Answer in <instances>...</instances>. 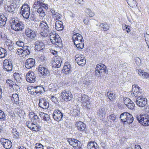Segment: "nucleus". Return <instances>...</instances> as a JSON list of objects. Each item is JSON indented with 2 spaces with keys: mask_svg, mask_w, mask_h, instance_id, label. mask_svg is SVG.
Returning a JSON list of instances; mask_svg holds the SVG:
<instances>
[{
  "mask_svg": "<svg viewBox=\"0 0 149 149\" xmlns=\"http://www.w3.org/2000/svg\"><path fill=\"white\" fill-rule=\"evenodd\" d=\"M108 70L106 65L100 63L96 65L95 74L97 76H102L105 74L108 73Z\"/></svg>",
  "mask_w": 149,
  "mask_h": 149,
  "instance_id": "nucleus-1",
  "label": "nucleus"
},
{
  "mask_svg": "<svg viewBox=\"0 0 149 149\" xmlns=\"http://www.w3.org/2000/svg\"><path fill=\"white\" fill-rule=\"evenodd\" d=\"M11 24V28L15 31H22L24 28V25L22 22L17 19H12Z\"/></svg>",
  "mask_w": 149,
  "mask_h": 149,
  "instance_id": "nucleus-2",
  "label": "nucleus"
},
{
  "mask_svg": "<svg viewBox=\"0 0 149 149\" xmlns=\"http://www.w3.org/2000/svg\"><path fill=\"white\" fill-rule=\"evenodd\" d=\"M136 118L138 122L143 125H149V116L146 115H136Z\"/></svg>",
  "mask_w": 149,
  "mask_h": 149,
  "instance_id": "nucleus-3",
  "label": "nucleus"
},
{
  "mask_svg": "<svg viewBox=\"0 0 149 149\" xmlns=\"http://www.w3.org/2000/svg\"><path fill=\"white\" fill-rule=\"evenodd\" d=\"M21 14L24 18L28 19L30 15L29 6L26 3H24L22 6L21 9Z\"/></svg>",
  "mask_w": 149,
  "mask_h": 149,
  "instance_id": "nucleus-4",
  "label": "nucleus"
},
{
  "mask_svg": "<svg viewBox=\"0 0 149 149\" xmlns=\"http://www.w3.org/2000/svg\"><path fill=\"white\" fill-rule=\"evenodd\" d=\"M60 97L65 101H68L71 100L72 96L70 91L64 90L61 93Z\"/></svg>",
  "mask_w": 149,
  "mask_h": 149,
  "instance_id": "nucleus-5",
  "label": "nucleus"
},
{
  "mask_svg": "<svg viewBox=\"0 0 149 149\" xmlns=\"http://www.w3.org/2000/svg\"><path fill=\"white\" fill-rule=\"evenodd\" d=\"M147 100L146 98L138 97L136 100V103L139 107H144L147 104Z\"/></svg>",
  "mask_w": 149,
  "mask_h": 149,
  "instance_id": "nucleus-6",
  "label": "nucleus"
},
{
  "mask_svg": "<svg viewBox=\"0 0 149 149\" xmlns=\"http://www.w3.org/2000/svg\"><path fill=\"white\" fill-rule=\"evenodd\" d=\"M13 65L11 61H9L8 59L5 60L3 62V68L5 71L9 72L12 70Z\"/></svg>",
  "mask_w": 149,
  "mask_h": 149,
  "instance_id": "nucleus-7",
  "label": "nucleus"
},
{
  "mask_svg": "<svg viewBox=\"0 0 149 149\" xmlns=\"http://www.w3.org/2000/svg\"><path fill=\"white\" fill-rule=\"evenodd\" d=\"M26 78V81L29 82L34 83L36 81V75L33 71L29 72L27 73Z\"/></svg>",
  "mask_w": 149,
  "mask_h": 149,
  "instance_id": "nucleus-8",
  "label": "nucleus"
},
{
  "mask_svg": "<svg viewBox=\"0 0 149 149\" xmlns=\"http://www.w3.org/2000/svg\"><path fill=\"white\" fill-rule=\"evenodd\" d=\"M63 116V113L59 110H55L53 114V118L56 121L61 120Z\"/></svg>",
  "mask_w": 149,
  "mask_h": 149,
  "instance_id": "nucleus-9",
  "label": "nucleus"
},
{
  "mask_svg": "<svg viewBox=\"0 0 149 149\" xmlns=\"http://www.w3.org/2000/svg\"><path fill=\"white\" fill-rule=\"evenodd\" d=\"M10 97L12 102H14L17 106H20L23 103L19 100L18 95L17 94H13L11 95H10Z\"/></svg>",
  "mask_w": 149,
  "mask_h": 149,
  "instance_id": "nucleus-10",
  "label": "nucleus"
},
{
  "mask_svg": "<svg viewBox=\"0 0 149 149\" xmlns=\"http://www.w3.org/2000/svg\"><path fill=\"white\" fill-rule=\"evenodd\" d=\"M1 142L4 147L6 149H10L12 147V142L10 140L4 138L1 139Z\"/></svg>",
  "mask_w": 149,
  "mask_h": 149,
  "instance_id": "nucleus-11",
  "label": "nucleus"
},
{
  "mask_svg": "<svg viewBox=\"0 0 149 149\" xmlns=\"http://www.w3.org/2000/svg\"><path fill=\"white\" fill-rule=\"evenodd\" d=\"M38 71L40 74L44 76H49L50 73L47 68L45 66L40 65L38 67Z\"/></svg>",
  "mask_w": 149,
  "mask_h": 149,
  "instance_id": "nucleus-12",
  "label": "nucleus"
},
{
  "mask_svg": "<svg viewBox=\"0 0 149 149\" xmlns=\"http://www.w3.org/2000/svg\"><path fill=\"white\" fill-rule=\"evenodd\" d=\"M35 49L37 51L43 50L45 48V45L43 41L37 40L35 42Z\"/></svg>",
  "mask_w": 149,
  "mask_h": 149,
  "instance_id": "nucleus-13",
  "label": "nucleus"
},
{
  "mask_svg": "<svg viewBox=\"0 0 149 149\" xmlns=\"http://www.w3.org/2000/svg\"><path fill=\"white\" fill-rule=\"evenodd\" d=\"M38 105L43 109H46L49 107V104L45 99L42 98L40 99Z\"/></svg>",
  "mask_w": 149,
  "mask_h": 149,
  "instance_id": "nucleus-14",
  "label": "nucleus"
},
{
  "mask_svg": "<svg viewBox=\"0 0 149 149\" xmlns=\"http://www.w3.org/2000/svg\"><path fill=\"white\" fill-rule=\"evenodd\" d=\"M35 63V60L33 58H30L26 60L25 63V65L26 68L30 69L34 66Z\"/></svg>",
  "mask_w": 149,
  "mask_h": 149,
  "instance_id": "nucleus-15",
  "label": "nucleus"
},
{
  "mask_svg": "<svg viewBox=\"0 0 149 149\" xmlns=\"http://www.w3.org/2000/svg\"><path fill=\"white\" fill-rule=\"evenodd\" d=\"M61 57L55 56L54 60V65L52 67L59 68L61 66Z\"/></svg>",
  "mask_w": 149,
  "mask_h": 149,
  "instance_id": "nucleus-16",
  "label": "nucleus"
},
{
  "mask_svg": "<svg viewBox=\"0 0 149 149\" xmlns=\"http://www.w3.org/2000/svg\"><path fill=\"white\" fill-rule=\"evenodd\" d=\"M52 41V42L53 44H54L58 47L62 46V42L61 38L57 34V36Z\"/></svg>",
  "mask_w": 149,
  "mask_h": 149,
  "instance_id": "nucleus-17",
  "label": "nucleus"
},
{
  "mask_svg": "<svg viewBox=\"0 0 149 149\" xmlns=\"http://www.w3.org/2000/svg\"><path fill=\"white\" fill-rule=\"evenodd\" d=\"M73 42L75 41H79L80 42H84L82 36L79 33H74L72 37Z\"/></svg>",
  "mask_w": 149,
  "mask_h": 149,
  "instance_id": "nucleus-18",
  "label": "nucleus"
},
{
  "mask_svg": "<svg viewBox=\"0 0 149 149\" xmlns=\"http://www.w3.org/2000/svg\"><path fill=\"white\" fill-rule=\"evenodd\" d=\"M75 125L77 127L78 130L81 131H86V125L82 122L79 121L76 123Z\"/></svg>",
  "mask_w": 149,
  "mask_h": 149,
  "instance_id": "nucleus-19",
  "label": "nucleus"
},
{
  "mask_svg": "<svg viewBox=\"0 0 149 149\" xmlns=\"http://www.w3.org/2000/svg\"><path fill=\"white\" fill-rule=\"evenodd\" d=\"M55 29L58 31L62 30L63 29L62 22L60 21H57L55 23Z\"/></svg>",
  "mask_w": 149,
  "mask_h": 149,
  "instance_id": "nucleus-20",
  "label": "nucleus"
},
{
  "mask_svg": "<svg viewBox=\"0 0 149 149\" xmlns=\"http://www.w3.org/2000/svg\"><path fill=\"white\" fill-rule=\"evenodd\" d=\"M7 21V18L6 16L3 14H0V26H4Z\"/></svg>",
  "mask_w": 149,
  "mask_h": 149,
  "instance_id": "nucleus-21",
  "label": "nucleus"
},
{
  "mask_svg": "<svg viewBox=\"0 0 149 149\" xmlns=\"http://www.w3.org/2000/svg\"><path fill=\"white\" fill-rule=\"evenodd\" d=\"M126 120H125V124H130L132 123L134 121V118L133 116L130 113H128Z\"/></svg>",
  "mask_w": 149,
  "mask_h": 149,
  "instance_id": "nucleus-22",
  "label": "nucleus"
},
{
  "mask_svg": "<svg viewBox=\"0 0 149 149\" xmlns=\"http://www.w3.org/2000/svg\"><path fill=\"white\" fill-rule=\"evenodd\" d=\"M105 114V109L104 108L101 107L99 109L97 114L100 118L102 119Z\"/></svg>",
  "mask_w": 149,
  "mask_h": 149,
  "instance_id": "nucleus-23",
  "label": "nucleus"
},
{
  "mask_svg": "<svg viewBox=\"0 0 149 149\" xmlns=\"http://www.w3.org/2000/svg\"><path fill=\"white\" fill-rule=\"evenodd\" d=\"M134 88H135L136 89V91L137 95V97H141L142 94V91L141 90L140 88L138 86H137L136 85H132V89H133Z\"/></svg>",
  "mask_w": 149,
  "mask_h": 149,
  "instance_id": "nucleus-24",
  "label": "nucleus"
},
{
  "mask_svg": "<svg viewBox=\"0 0 149 149\" xmlns=\"http://www.w3.org/2000/svg\"><path fill=\"white\" fill-rule=\"evenodd\" d=\"M39 26L42 29L44 30H47V31H50L48 24L45 21H41L40 23Z\"/></svg>",
  "mask_w": 149,
  "mask_h": 149,
  "instance_id": "nucleus-25",
  "label": "nucleus"
},
{
  "mask_svg": "<svg viewBox=\"0 0 149 149\" xmlns=\"http://www.w3.org/2000/svg\"><path fill=\"white\" fill-rule=\"evenodd\" d=\"M107 95L109 99L111 101L116 99V94L114 92L109 91L107 93Z\"/></svg>",
  "mask_w": 149,
  "mask_h": 149,
  "instance_id": "nucleus-26",
  "label": "nucleus"
},
{
  "mask_svg": "<svg viewBox=\"0 0 149 149\" xmlns=\"http://www.w3.org/2000/svg\"><path fill=\"white\" fill-rule=\"evenodd\" d=\"M31 48L28 46H24L22 47L23 53L25 55H28L30 53Z\"/></svg>",
  "mask_w": 149,
  "mask_h": 149,
  "instance_id": "nucleus-27",
  "label": "nucleus"
},
{
  "mask_svg": "<svg viewBox=\"0 0 149 149\" xmlns=\"http://www.w3.org/2000/svg\"><path fill=\"white\" fill-rule=\"evenodd\" d=\"M21 75L18 73L15 72L13 74V77L17 83H20L22 81Z\"/></svg>",
  "mask_w": 149,
  "mask_h": 149,
  "instance_id": "nucleus-28",
  "label": "nucleus"
},
{
  "mask_svg": "<svg viewBox=\"0 0 149 149\" xmlns=\"http://www.w3.org/2000/svg\"><path fill=\"white\" fill-rule=\"evenodd\" d=\"M7 55L6 50L0 47V58H4Z\"/></svg>",
  "mask_w": 149,
  "mask_h": 149,
  "instance_id": "nucleus-29",
  "label": "nucleus"
},
{
  "mask_svg": "<svg viewBox=\"0 0 149 149\" xmlns=\"http://www.w3.org/2000/svg\"><path fill=\"white\" fill-rule=\"evenodd\" d=\"M39 115L41 117H42L44 120L45 121L47 122L49 121V116L48 114L42 112H41Z\"/></svg>",
  "mask_w": 149,
  "mask_h": 149,
  "instance_id": "nucleus-30",
  "label": "nucleus"
},
{
  "mask_svg": "<svg viewBox=\"0 0 149 149\" xmlns=\"http://www.w3.org/2000/svg\"><path fill=\"white\" fill-rule=\"evenodd\" d=\"M38 123H34V126H32L30 130H31L37 132L41 130V127L38 125Z\"/></svg>",
  "mask_w": 149,
  "mask_h": 149,
  "instance_id": "nucleus-31",
  "label": "nucleus"
},
{
  "mask_svg": "<svg viewBox=\"0 0 149 149\" xmlns=\"http://www.w3.org/2000/svg\"><path fill=\"white\" fill-rule=\"evenodd\" d=\"M128 112H124L121 114L120 116V118L121 120L124 124H125V120H126L127 115Z\"/></svg>",
  "mask_w": 149,
  "mask_h": 149,
  "instance_id": "nucleus-32",
  "label": "nucleus"
},
{
  "mask_svg": "<svg viewBox=\"0 0 149 149\" xmlns=\"http://www.w3.org/2000/svg\"><path fill=\"white\" fill-rule=\"evenodd\" d=\"M90 101L91 100H90L86 102H84L82 103L84 107L86 108L88 110H90L91 107V104Z\"/></svg>",
  "mask_w": 149,
  "mask_h": 149,
  "instance_id": "nucleus-33",
  "label": "nucleus"
},
{
  "mask_svg": "<svg viewBox=\"0 0 149 149\" xmlns=\"http://www.w3.org/2000/svg\"><path fill=\"white\" fill-rule=\"evenodd\" d=\"M85 13L87 17H92L94 15V13L92 12L91 9L89 8H86L85 9Z\"/></svg>",
  "mask_w": 149,
  "mask_h": 149,
  "instance_id": "nucleus-34",
  "label": "nucleus"
},
{
  "mask_svg": "<svg viewBox=\"0 0 149 149\" xmlns=\"http://www.w3.org/2000/svg\"><path fill=\"white\" fill-rule=\"evenodd\" d=\"M46 10H44L43 8H39L37 10V12L39 13V15L41 17H44L46 15V13H45Z\"/></svg>",
  "mask_w": 149,
  "mask_h": 149,
  "instance_id": "nucleus-35",
  "label": "nucleus"
},
{
  "mask_svg": "<svg viewBox=\"0 0 149 149\" xmlns=\"http://www.w3.org/2000/svg\"><path fill=\"white\" fill-rule=\"evenodd\" d=\"M70 65H65L63 67V70H64L63 72L66 74H69L70 73L71 70H70Z\"/></svg>",
  "mask_w": 149,
  "mask_h": 149,
  "instance_id": "nucleus-36",
  "label": "nucleus"
},
{
  "mask_svg": "<svg viewBox=\"0 0 149 149\" xmlns=\"http://www.w3.org/2000/svg\"><path fill=\"white\" fill-rule=\"evenodd\" d=\"M7 10L8 12L13 14L14 13V11L15 10V8H16L15 6H14L13 5L11 4L10 6H8L7 7Z\"/></svg>",
  "mask_w": 149,
  "mask_h": 149,
  "instance_id": "nucleus-37",
  "label": "nucleus"
},
{
  "mask_svg": "<svg viewBox=\"0 0 149 149\" xmlns=\"http://www.w3.org/2000/svg\"><path fill=\"white\" fill-rule=\"evenodd\" d=\"M138 74L140 75H141L144 78H147L149 77V74L148 73L146 72H143V71L141 70L139 71Z\"/></svg>",
  "mask_w": 149,
  "mask_h": 149,
  "instance_id": "nucleus-38",
  "label": "nucleus"
},
{
  "mask_svg": "<svg viewBox=\"0 0 149 149\" xmlns=\"http://www.w3.org/2000/svg\"><path fill=\"white\" fill-rule=\"evenodd\" d=\"M100 27L101 28H102L103 29V30L104 31H107L109 29V26L106 23L101 24L100 25Z\"/></svg>",
  "mask_w": 149,
  "mask_h": 149,
  "instance_id": "nucleus-39",
  "label": "nucleus"
},
{
  "mask_svg": "<svg viewBox=\"0 0 149 149\" xmlns=\"http://www.w3.org/2000/svg\"><path fill=\"white\" fill-rule=\"evenodd\" d=\"M31 119L34 123H38L40 122V119L36 114L32 116Z\"/></svg>",
  "mask_w": 149,
  "mask_h": 149,
  "instance_id": "nucleus-40",
  "label": "nucleus"
},
{
  "mask_svg": "<svg viewBox=\"0 0 149 149\" xmlns=\"http://www.w3.org/2000/svg\"><path fill=\"white\" fill-rule=\"evenodd\" d=\"M35 92L36 93V94L39 93L41 94L42 93V90L43 89H44V88L40 86H36L35 88Z\"/></svg>",
  "mask_w": 149,
  "mask_h": 149,
  "instance_id": "nucleus-41",
  "label": "nucleus"
},
{
  "mask_svg": "<svg viewBox=\"0 0 149 149\" xmlns=\"http://www.w3.org/2000/svg\"><path fill=\"white\" fill-rule=\"evenodd\" d=\"M50 33V31H47V30H44L40 32V35L42 36L46 37L47 36L49 33Z\"/></svg>",
  "mask_w": 149,
  "mask_h": 149,
  "instance_id": "nucleus-42",
  "label": "nucleus"
},
{
  "mask_svg": "<svg viewBox=\"0 0 149 149\" xmlns=\"http://www.w3.org/2000/svg\"><path fill=\"white\" fill-rule=\"evenodd\" d=\"M6 119V116L4 112L0 109V120L4 121Z\"/></svg>",
  "mask_w": 149,
  "mask_h": 149,
  "instance_id": "nucleus-43",
  "label": "nucleus"
},
{
  "mask_svg": "<svg viewBox=\"0 0 149 149\" xmlns=\"http://www.w3.org/2000/svg\"><path fill=\"white\" fill-rule=\"evenodd\" d=\"M28 35L26 36L29 38L31 39L34 38L36 36V34L34 31L31 30L29 34H27Z\"/></svg>",
  "mask_w": 149,
  "mask_h": 149,
  "instance_id": "nucleus-44",
  "label": "nucleus"
},
{
  "mask_svg": "<svg viewBox=\"0 0 149 149\" xmlns=\"http://www.w3.org/2000/svg\"><path fill=\"white\" fill-rule=\"evenodd\" d=\"M72 113L73 116L77 117L79 116L80 114V111L78 109H74Z\"/></svg>",
  "mask_w": 149,
  "mask_h": 149,
  "instance_id": "nucleus-45",
  "label": "nucleus"
},
{
  "mask_svg": "<svg viewBox=\"0 0 149 149\" xmlns=\"http://www.w3.org/2000/svg\"><path fill=\"white\" fill-rule=\"evenodd\" d=\"M74 45L79 49H82L84 47V43L82 42L78 43L76 44V42H74Z\"/></svg>",
  "mask_w": 149,
  "mask_h": 149,
  "instance_id": "nucleus-46",
  "label": "nucleus"
},
{
  "mask_svg": "<svg viewBox=\"0 0 149 149\" xmlns=\"http://www.w3.org/2000/svg\"><path fill=\"white\" fill-rule=\"evenodd\" d=\"M41 3V2L40 1V0L35 2L33 5V8L38 9L40 6Z\"/></svg>",
  "mask_w": 149,
  "mask_h": 149,
  "instance_id": "nucleus-47",
  "label": "nucleus"
},
{
  "mask_svg": "<svg viewBox=\"0 0 149 149\" xmlns=\"http://www.w3.org/2000/svg\"><path fill=\"white\" fill-rule=\"evenodd\" d=\"M90 100V99H89V97L86 95H83L81 96V101L82 103L84 102H86L88 100Z\"/></svg>",
  "mask_w": 149,
  "mask_h": 149,
  "instance_id": "nucleus-48",
  "label": "nucleus"
},
{
  "mask_svg": "<svg viewBox=\"0 0 149 149\" xmlns=\"http://www.w3.org/2000/svg\"><path fill=\"white\" fill-rule=\"evenodd\" d=\"M97 146V144L93 141H91L89 142L87 145V148L88 149H91L93 146Z\"/></svg>",
  "mask_w": 149,
  "mask_h": 149,
  "instance_id": "nucleus-49",
  "label": "nucleus"
},
{
  "mask_svg": "<svg viewBox=\"0 0 149 149\" xmlns=\"http://www.w3.org/2000/svg\"><path fill=\"white\" fill-rule=\"evenodd\" d=\"M135 106V104L133 102L131 101L127 105V107L129 109H133Z\"/></svg>",
  "mask_w": 149,
  "mask_h": 149,
  "instance_id": "nucleus-50",
  "label": "nucleus"
},
{
  "mask_svg": "<svg viewBox=\"0 0 149 149\" xmlns=\"http://www.w3.org/2000/svg\"><path fill=\"white\" fill-rule=\"evenodd\" d=\"M6 84H7V85L9 87L11 88L12 87L14 83V82L10 79H7L6 81Z\"/></svg>",
  "mask_w": 149,
  "mask_h": 149,
  "instance_id": "nucleus-51",
  "label": "nucleus"
},
{
  "mask_svg": "<svg viewBox=\"0 0 149 149\" xmlns=\"http://www.w3.org/2000/svg\"><path fill=\"white\" fill-rule=\"evenodd\" d=\"M83 84H84V85L85 86H84L87 87L90 84L91 81L87 79H85L83 81Z\"/></svg>",
  "mask_w": 149,
  "mask_h": 149,
  "instance_id": "nucleus-52",
  "label": "nucleus"
},
{
  "mask_svg": "<svg viewBox=\"0 0 149 149\" xmlns=\"http://www.w3.org/2000/svg\"><path fill=\"white\" fill-rule=\"evenodd\" d=\"M122 26L124 30H125L128 33L130 31V26L126 25L124 24H123Z\"/></svg>",
  "mask_w": 149,
  "mask_h": 149,
  "instance_id": "nucleus-53",
  "label": "nucleus"
},
{
  "mask_svg": "<svg viewBox=\"0 0 149 149\" xmlns=\"http://www.w3.org/2000/svg\"><path fill=\"white\" fill-rule=\"evenodd\" d=\"M43 8L45 9V10L47 11V10L48 9V5L47 4H46L43 3L42 2H41V3L40 4V8Z\"/></svg>",
  "mask_w": 149,
  "mask_h": 149,
  "instance_id": "nucleus-54",
  "label": "nucleus"
},
{
  "mask_svg": "<svg viewBox=\"0 0 149 149\" xmlns=\"http://www.w3.org/2000/svg\"><path fill=\"white\" fill-rule=\"evenodd\" d=\"M77 63L79 65L82 66L85 64L86 61L84 60V58H82Z\"/></svg>",
  "mask_w": 149,
  "mask_h": 149,
  "instance_id": "nucleus-55",
  "label": "nucleus"
},
{
  "mask_svg": "<svg viewBox=\"0 0 149 149\" xmlns=\"http://www.w3.org/2000/svg\"><path fill=\"white\" fill-rule=\"evenodd\" d=\"M43 146L41 143H36L35 145V149H43Z\"/></svg>",
  "mask_w": 149,
  "mask_h": 149,
  "instance_id": "nucleus-56",
  "label": "nucleus"
},
{
  "mask_svg": "<svg viewBox=\"0 0 149 149\" xmlns=\"http://www.w3.org/2000/svg\"><path fill=\"white\" fill-rule=\"evenodd\" d=\"M57 34H56V33L55 32H53L52 33H51V34L50 35V39L51 41L52 42V40L57 36Z\"/></svg>",
  "mask_w": 149,
  "mask_h": 149,
  "instance_id": "nucleus-57",
  "label": "nucleus"
},
{
  "mask_svg": "<svg viewBox=\"0 0 149 149\" xmlns=\"http://www.w3.org/2000/svg\"><path fill=\"white\" fill-rule=\"evenodd\" d=\"M75 140L76 139H74L68 138L67 140L69 142V144L73 146L74 143V141H75Z\"/></svg>",
  "mask_w": 149,
  "mask_h": 149,
  "instance_id": "nucleus-58",
  "label": "nucleus"
},
{
  "mask_svg": "<svg viewBox=\"0 0 149 149\" xmlns=\"http://www.w3.org/2000/svg\"><path fill=\"white\" fill-rule=\"evenodd\" d=\"M30 123L31 122L30 121H27L26 123V125L30 130L32 126H34V123H32L31 124H30Z\"/></svg>",
  "mask_w": 149,
  "mask_h": 149,
  "instance_id": "nucleus-59",
  "label": "nucleus"
},
{
  "mask_svg": "<svg viewBox=\"0 0 149 149\" xmlns=\"http://www.w3.org/2000/svg\"><path fill=\"white\" fill-rule=\"evenodd\" d=\"M108 118L109 119L114 121L116 119V116L115 114H112L109 115Z\"/></svg>",
  "mask_w": 149,
  "mask_h": 149,
  "instance_id": "nucleus-60",
  "label": "nucleus"
},
{
  "mask_svg": "<svg viewBox=\"0 0 149 149\" xmlns=\"http://www.w3.org/2000/svg\"><path fill=\"white\" fill-rule=\"evenodd\" d=\"M123 100L124 101V103L126 106L131 101L129 98L127 97L126 98H124Z\"/></svg>",
  "mask_w": 149,
  "mask_h": 149,
  "instance_id": "nucleus-61",
  "label": "nucleus"
},
{
  "mask_svg": "<svg viewBox=\"0 0 149 149\" xmlns=\"http://www.w3.org/2000/svg\"><path fill=\"white\" fill-rule=\"evenodd\" d=\"M127 1L129 5L135 4L136 3V0H127Z\"/></svg>",
  "mask_w": 149,
  "mask_h": 149,
  "instance_id": "nucleus-62",
  "label": "nucleus"
},
{
  "mask_svg": "<svg viewBox=\"0 0 149 149\" xmlns=\"http://www.w3.org/2000/svg\"><path fill=\"white\" fill-rule=\"evenodd\" d=\"M16 44L19 47H23L24 46V42L21 40H19L16 42Z\"/></svg>",
  "mask_w": 149,
  "mask_h": 149,
  "instance_id": "nucleus-63",
  "label": "nucleus"
},
{
  "mask_svg": "<svg viewBox=\"0 0 149 149\" xmlns=\"http://www.w3.org/2000/svg\"><path fill=\"white\" fill-rule=\"evenodd\" d=\"M11 88L16 91H18L19 89V86L16 84H14Z\"/></svg>",
  "mask_w": 149,
  "mask_h": 149,
  "instance_id": "nucleus-64",
  "label": "nucleus"
}]
</instances>
